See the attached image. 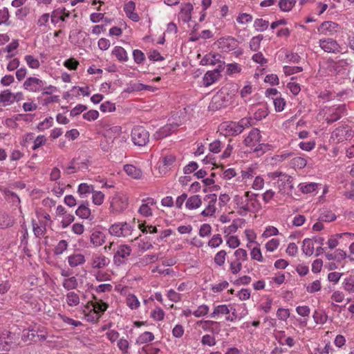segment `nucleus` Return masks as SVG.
I'll list each match as a JSON object with an SVG mask.
<instances>
[{
	"label": "nucleus",
	"mask_w": 354,
	"mask_h": 354,
	"mask_svg": "<svg viewBox=\"0 0 354 354\" xmlns=\"http://www.w3.org/2000/svg\"><path fill=\"white\" fill-rule=\"evenodd\" d=\"M131 140L135 145L145 146L149 141V133L143 127H135L131 131Z\"/></svg>",
	"instance_id": "3"
},
{
	"label": "nucleus",
	"mask_w": 354,
	"mask_h": 354,
	"mask_svg": "<svg viewBox=\"0 0 354 354\" xmlns=\"http://www.w3.org/2000/svg\"><path fill=\"white\" fill-rule=\"evenodd\" d=\"M223 242L222 238L220 234H214L212 238L209 241L208 245L211 248L218 247Z\"/></svg>",
	"instance_id": "62"
},
{
	"label": "nucleus",
	"mask_w": 354,
	"mask_h": 354,
	"mask_svg": "<svg viewBox=\"0 0 354 354\" xmlns=\"http://www.w3.org/2000/svg\"><path fill=\"white\" fill-rule=\"evenodd\" d=\"M25 60L29 67L36 69L40 66L39 62L32 55H26Z\"/></svg>",
	"instance_id": "54"
},
{
	"label": "nucleus",
	"mask_w": 354,
	"mask_h": 354,
	"mask_svg": "<svg viewBox=\"0 0 354 354\" xmlns=\"http://www.w3.org/2000/svg\"><path fill=\"white\" fill-rule=\"evenodd\" d=\"M320 48L326 53H337L339 52L340 46L338 43L332 38L320 39L319 41Z\"/></svg>",
	"instance_id": "11"
},
{
	"label": "nucleus",
	"mask_w": 354,
	"mask_h": 354,
	"mask_svg": "<svg viewBox=\"0 0 354 354\" xmlns=\"http://www.w3.org/2000/svg\"><path fill=\"white\" fill-rule=\"evenodd\" d=\"M263 39V36L262 35L253 37L250 41V49L252 51H257L260 47V44Z\"/></svg>",
	"instance_id": "46"
},
{
	"label": "nucleus",
	"mask_w": 354,
	"mask_h": 354,
	"mask_svg": "<svg viewBox=\"0 0 354 354\" xmlns=\"http://www.w3.org/2000/svg\"><path fill=\"white\" fill-rule=\"evenodd\" d=\"M336 215L330 210L323 209L319 216L318 221L322 222H331L336 219Z\"/></svg>",
	"instance_id": "32"
},
{
	"label": "nucleus",
	"mask_w": 354,
	"mask_h": 354,
	"mask_svg": "<svg viewBox=\"0 0 354 354\" xmlns=\"http://www.w3.org/2000/svg\"><path fill=\"white\" fill-rule=\"evenodd\" d=\"M13 221L11 217L6 213H0V228H6L12 226Z\"/></svg>",
	"instance_id": "41"
},
{
	"label": "nucleus",
	"mask_w": 354,
	"mask_h": 354,
	"mask_svg": "<svg viewBox=\"0 0 354 354\" xmlns=\"http://www.w3.org/2000/svg\"><path fill=\"white\" fill-rule=\"evenodd\" d=\"M261 138L260 131L257 129H252L245 138L244 143L246 146L254 147L261 141Z\"/></svg>",
	"instance_id": "15"
},
{
	"label": "nucleus",
	"mask_w": 354,
	"mask_h": 354,
	"mask_svg": "<svg viewBox=\"0 0 354 354\" xmlns=\"http://www.w3.org/2000/svg\"><path fill=\"white\" fill-rule=\"evenodd\" d=\"M259 194L251 192H245L243 196L235 195L233 201L238 209V214L244 216L248 212L255 213L259 212L261 205L258 200Z\"/></svg>",
	"instance_id": "1"
},
{
	"label": "nucleus",
	"mask_w": 354,
	"mask_h": 354,
	"mask_svg": "<svg viewBox=\"0 0 354 354\" xmlns=\"http://www.w3.org/2000/svg\"><path fill=\"white\" fill-rule=\"evenodd\" d=\"M37 335V333L33 329H24L23 330V336L22 338L24 341H35V337Z\"/></svg>",
	"instance_id": "57"
},
{
	"label": "nucleus",
	"mask_w": 354,
	"mask_h": 354,
	"mask_svg": "<svg viewBox=\"0 0 354 354\" xmlns=\"http://www.w3.org/2000/svg\"><path fill=\"white\" fill-rule=\"evenodd\" d=\"M0 191L4 194L6 199L10 201L14 205L18 206L20 203L19 197L13 192L9 190L7 188H0Z\"/></svg>",
	"instance_id": "27"
},
{
	"label": "nucleus",
	"mask_w": 354,
	"mask_h": 354,
	"mask_svg": "<svg viewBox=\"0 0 354 354\" xmlns=\"http://www.w3.org/2000/svg\"><path fill=\"white\" fill-rule=\"evenodd\" d=\"M342 288L348 293H354V276L346 277L342 282Z\"/></svg>",
	"instance_id": "33"
},
{
	"label": "nucleus",
	"mask_w": 354,
	"mask_h": 354,
	"mask_svg": "<svg viewBox=\"0 0 354 354\" xmlns=\"http://www.w3.org/2000/svg\"><path fill=\"white\" fill-rule=\"evenodd\" d=\"M136 4L132 1H129L124 6V10L127 16L133 21H138L140 20V17L138 15L134 12Z\"/></svg>",
	"instance_id": "17"
},
{
	"label": "nucleus",
	"mask_w": 354,
	"mask_h": 354,
	"mask_svg": "<svg viewBox=\"0 0 354 354\" xmlns=\"http://www.w3.org/2000/svg\"><path fill=\"white\" fill-rule=\"evenodd\" d=\"M299 189L304 194L311 193L315 191L317 188L318 184L315 183H310L308 184H299Z\"/></svg>",
	"instance_id": "44"
},
{
	"label": "nucleus",
	"mask_w": 354,
	"mask_h": 354,
	"mask_svg": "<svg viewBox=\"0 0 354 354\" xmlns=\"http://www.w3.org/2000/svg\"><path fill=\"white\" fill-rule=\"evenodd\" d=\"M93 186L87 183H81L78 186L77 192L81 196H86L88 194L93 192Z\"/></svg>",
	"instance_id": "40"
},
{
	"label": "nucleus",
	"mask_w": 354,
	"mask_h": 354,
	"mask_svg": "<svg viewBox=\"0 0 354 354\" xmlns=\"http://www.w3.org/2000/svg\"><path fill=\"white\" fill-rule=\"evenodd\" d=\"M131 253V248L127 245H121L118 247L114 257V263L119 266L126 263L127 259Z\"/></svg>",
	"instance_id": "6"
},
{
	"label": "nucleus",
	"mask_w": 354,
	"mask_h": 354,
	"mask_svg": "<svg viewBox=\"0 0 354 354\" xmlns=\"http://www.w3.org/2000/svg\"><path fill=\"white\" fill-rule=\"evenodd\" d=\"M68 242L66 240H61L57 243L54 249V254L55 255L62 254L68 248Z\"/></svg>",
	"instance_id": "51"
},
{
	"label": "nucleus",
	"mask_w": 354,
	"mask_h": 354,
	"mask_svg": "<svg viewBox=\"0 0 354 354\" xmlns=\"http://www.w3.org/2000/svg\"><path fill=\"white\" fill-rule=\"evenodd\" d=\"M153 339H154L153 334L151 332L146 331V332L143 333L142 334H141L138 337V338L137 339V343L140 344H145V343L153 341Z\"/></svg>",
	"instance_id": "47"
},
{
	"label": "nucleus",
	"mask_w": 354,
	"mask_h": 354,
	"mask_svg": "<svg viewBox=\"0 0 354 354\" xmlns=\"http://www.w3.org/2000/svg\"><path fill=\"white\" fill-rule=\"evenodd\" d=\"M202 204V201L198 195H194L187 198L185 206L189 209H194L199 207Z\"/></svg>",
	"instance_id": "26"
},
{
	"label": "nucleus",
	"mask_w": 354,
	"mask_h": 354,
	"mask_svg": "<svg viewBox=\"0 0 354 354\" xmlns=\"http://www.w3.org/2000/svg\"><path fill=\"white\" fill-rule=\"evenodd\" d=\"M15 100L16 97L10 90H4L0 93V103L4 106L12 104Z\"/></svg>",
	"instance_id": "21"
},
{
	"label": "nucleus",
	"mask_w": 354,
	"mask_h": 354,
	"mask_svg": "<svg viewBox=\"0 0 354 354\" xmlns=\"http://www.w3.org/2000/svg\"><path fill=\"white\" fill-rule=\"evenodd\" d=\"M218 48L222 51L229 52L236 49L238 46V41L234 37H227L220 38L217 41Z\"/></svg>",
	"instance_id": "9"
},
{
	"label": "nucleus",
	"mask_w": 354,
	"mask_h": 354,
	"mask_svg": "<svg viewBox=\"0 0 354 354\" xmlns=\"http://www.w3.org/2000/svg\"><path fill=\"white\" fill-rule=\"evenodd\" d=\"M68 264L71 267H76L85 262L84 256L82 254H75L68 257Z\"/></svg>",
	"instance_id": "29"
},
{
	"label": "nucleus",
	"mask_w": 354,
	"mask_h": 354,
	"mask_svg": "<svg viewBox=\"0 0 354 354\" xmlns=\"http://www.w3.org/2000/svg\"><path fill=\"white\" fill-rule=\"evenodd\" d=\"M53 119L51 117L46 118L44 121L38 124L37 128L40 131H43L45 129L50 127L53 124Z\"/></svg>",
	"instance_id": "64"
},
{
	"label": "nucleus",
	"mask_w": 354,
	"mask_h": 354,
	"mask_svg": "<svg viewBox=\"0 0 354 354\" xmlns=\"http://www.w3.org/2000/svg\"><path fill=\"white\" fill-rule=\"evenodd\" d=\"M93 194V202L95 205H100L104 199V194L102 192L94 191Z\"/></svg>",
	"instance_id": "55"
},
{
	"label": "nucleus",
	"mask_w": 354,
	"mask_h": 354,
	"mask_svg": "<svg viewBox=\"0 0 354 354\" xmlns=\"http://www.w3.org/2000/svg\"><path fill=\"white\" fill-rule=\"evenodd\" d=\"M226 254L227 253L225 250H221L217 252L214 259V263L219 266H222L225 263Z\"/></svg>",
	"instance_id": "53"
},
{
	"label": "nucleus",
	"mask_w": 354,
	"mask_h": 354,
	"mask_svg": "<svg viewBox=\"0 0 354 354\" xmlns=\"http://www.w3.org/2000/svg\"><path fill=\"white\" fill-rule=\"evenodd\" d=\"M124 171L128 176L136 179L140 178L142 175L141 169L132 165H125L124 166Z\"/></svg>",
	"instance_id": "22"
},
{
	"label": "nucleus",
	"mask_w": 354,
	"mask_h": 354,
	"mask_svg": "<svg viewBox=\"0 0 354 354\" xmlns=\"http://www.w3.org/2000/svg\"><path fill=\"white\" fill-rule=\"evenodd\" d=\"M158 260V257L156 254H147L142 258L140 259V263L142 265H147L153 263Z\"/></svg>",
	"instance_id": "61"
},
{
	"label": "nucleus",
	"mask_w": 354,
	"mask_h": 354,
	"mask_svg": "<svg viewBox=\"0 0 354 354\" xmlns=\"http://www.w3.org/2000/svg\"><path fill=\"white\" fill-rule=\"evenodd\" d=\"M219 76V72L217 70L207 71L203 77V85L206 87L212 85L218 80Z\"/></svg>",
	"instance_id": "20"
},
{
	"label": "nucleus",
	"mask_w": 354,
	"mask_h": 354,
	"mask_svg": "<svg viewBox=\"0 0 354 354\" xmlns=\"http://www.w3.org/2000/svg\"><path fill=\"white\" fill-rule=\"evenodd\" d=\"M232 100V95L226 87H223L212 97L208 108L211 111L219 110L229 106Z\"/></svg>",
	"instance_id": "2"
},
{
	"label": "nucleus",
	"mask_w": 354,
	"mask_h": 354,
	"mask_svg": "<svg viewBox=\"0 0 354 354\" xmlns=\"http://www.w3.org/2000/svg\"><path fill=\"white\" fill-rule=\"evenodd\" d=\"M46 142V138L44 135L38 136L35 139H34L33 145L32 149L33 150H36L42 145H44Z\"/></svg>",
	"instance_id": "59"
},
{
	"label": "nucleus",
	"mask_w": 354,
	"mask_h": 354,
	"mask_svg": "<svg viewBox=\"0 0 354 354\" xmlns=\"http://www.w3.org/2000/svg\"><path fill=\"white\" fill-rule=\"evenodd\" d=\"M109 261L104 255H95L93 257L92 267L93 268H102L108 265Z\"/></svg>",
	"instance_id": "23"
},
{
	"label": "nucleus",
	"mask_w": 354,
	"mask_h": 354,
	"mask_svg": "<svg viewBox=\"0 0 354 354\" xmlns=\"http://www.w3.org/2000/svg\"><path fill=\"white\" fill-rule=\"evenodd\" d=\"M10 15L9 11L7 8H3L0 9V25L5 24L6 26L10 25V21H9Z\"/></svg>",
	"instance_id": "48"
},
{
	"label": "nucleus",
	"mask_w": 354,
	"mask_h": 354,
	"mask_svg": "<svg viewBox=\"0 0 354 354\" xmlns=\"http://www.w3.org/2000/svg\"><path fill=\"white\" fill-rule=\"evenodd\" d=\"M90 239L95 247L100 246L105 242V235L100 231H95L91 234Z\"/></svg>",
	"instance_id": "25"
},
{
	"label": "nucleus",
	"mask_w": 354,
	"mask_h": 354,
	"mask_svg": "<svg viewBox=\"0 0 354 354\" xmlns=\"http://www.w3.org/2000/svg\"><path fill=\"white\" fill-rule=\"evenodd\" d=\"M91 304L93 307V315L96 316L98 315V311L101 313H104L108 308V304L102 300H98L95 302H91Z\"/></svg>",
	"instance_id": "36"
},
{
	"label": "nucleus",
	"mask_w": 354,
	"mask_h": 354,
	"mask_svg": "<svg viewBox=\"0 0 354 354\" xmlns=\"http://www.w3.org/2000/svg\"><path fill=\"white\" fill-rule=\"evenodd\" d=\"M131 226L127 223H120L113 225L110 229L109 232L117 236H128L131 234Z\"/></svg>",
	"instance_id": "8"
},
{
	"label": "nucleus",
	"mask_w": 354,
	"mask_h": 354,
	"mask_svg": "<svg viewBox=\"0 0 354 354\" xmlns=\"http://www.w3.org/2000/svg\"><path fill=\"white\" fill-rule=\"evenodd\" d=\"M32 227L35 235L37 237L43 236L46 231V223L41 222L40 225H38L34 221H32Z\"/></svg>",
	"instance_id": "35"
},
{
	"label": "nucleus",
	"mask_w": 354,
	"mask_h": 354,
	"mask_svg": "<svg viewBox=\"0 0 354 354\" xmlns=\"http://www.w3.org/2000/svg\"><path fill=\"white\" fill-rule=\"evenodd\" d=\"M45 82L37 77H30L24 82L23 86L24 89L30 92H39L44 88Z\"/></svg>",
	"instance_id": "7"
},
{
	"label": "nucleus",
	"mask_w": 354,
	"mask_h": 354,
	"mask_svg": "<svg viewBox=\"0 0 354 354\" xmlns=\"http://www.w3.org/2000/svg\"><path fill=\"white\" fill-rule=\"evenodd\" d=\"M272 99H273V103H274L276 111H277V112L282 111L286 105V102H285L284 99L281 98V97H276V98H272Z\"/></svg>",
	"instance_id": "60"
},
{
	"label": "nucleus",
	"mask_w": 354,
	"mask_h": 354,
	"mask_svg": "<svg viewBox=\"0 0 354 354\" xmlns=\"http://www.w3.org/2000/svg\"><path fill=\"white\" fill-rule=\"evenodd\" d=\"M292 178L290 176L285 175L282 178L277 181V186L279 192L283 194H290L292 193L293 185L292 184Z\"/></svg>",
	"instance_id": "12"
},
{
	"label": "nucleus",
	"mask_w": 354,
	"mask_h": 354,
	"mask_svg": "<svg viewBox=\"0 0 354 354\" xmlns=\"http://www.w3.org/2000/svg\"><path fill=\"white\" fill-rule=\"evenodd\" d=\"M176 156L173 154H168L162 158V167L165 169H169L176 162Z\"/></svg>",
	"instance_id": "42"
},
{
	"label": "nucleus",
	"mask_w": 354,
	"mask_h": 354,
	"mask_svg": "<svg viewBox=\"0 0 354 354\" xmlns=\"http://www.w3.org/2000/svg\"><path fill=\"white\" fill-rule=\"evenodd\" d=\"M352 138L353 131L348 125L336 128L330 136V140L337 143L351 140Z\"/></svg>",
	"instance_id": "5"
},
{
	"label": "nucleus",
	"mask_w": 354,
	"mask_h": 354,
	"mask_svg": "<svg viewBox=\"0 0 354 354\" xmlns=\"http://www.w3.org/2000/svg\"><path fill=\"white\" fill-rule=\"evenodd\" d=\"M75 214L82 218H88L91 215V210L86 205H81L75 211Z\"/></svg>",
	"instance_id": "43"
},
{
	"label": "nucleus",
	"mask_w": 354,
	"mask_h": 354,
	"mask_svg": "<svg viewBox=\"0 0 354 354\" xmlns=\"http://www.w3.org/2000/svg\"><path fill=\"white\" fill-rule=\"evenodd\" d=\"M112 54L117 58L120 62H125L128 60V55L124 48L121 46L114 47Z\"/></svg>",
	"instance_id": "28"
},
{
	"label": "nucleus",
	"mask_w": 354,
	"mask_h": 354,
	"mask_svg": "<svg viewBox=\"0 0 354 354\" xmlns=\"http://www.w3.org/2000/svg\"><path fill=\"white\" fill-rule=\"evenodd\" d=\"M283 70L286 75H290L295 73L301 72L303 71V68L301 66H285Z\"/></svg>",
	"instance_id": "58"
},
{
	"label": "nucleus",
	"mask_w": 354,
	"mask_h": 354,
	"mask_svg": "<svg viewBox=\"0 0 354 354\" xmlns=\"http://www.w3.org/2000/svg\"><path fill=\"white\" fill-rule=\"evenodd\" d=\"M11 333L6 331L0 336V351H7L10 349V344L12 342V338L10 337Z\"/></svg>",
	"instance_id": "18"
},
{
	"label": "nucleus",
	"mask_w": 354,
	"mask_h": 354,
	"mask_svg": "<svg viewBox=\"0 0 354 354\" xmlns=\"http://www.w3.org/2000/svg\"><path fill=\"white\" fill-rule=\"evenodd\" d=\"M296 0H281L279 6L282 11L288 12L295 5Z\"/></svg>",
	"instance_id": "45"
},
{
	"label": "nucleus",
	"mask_w": 354,
	"mask_h": 354,
	"mask_svg": "<svg viewBox=\"0 0 354 354\" xmlns=\"http://www.w3.org/2000/svg\"><path fill=\"white\" fill-rule=\"evenodd\" d=\"M345 112L346 106L344 104L339 105L335 109H332L330 110V113L326 118L327 124H330L334 122L337 121L342 117V115H344Z\"/></svg>",
	"instance_id": "14"
},
{
	"label": "nucleus",
	"mask_w": 354,
	"mask_h": 354,
	"mask_svg": "<svg viewBox=\"0 0 354 354\" xmlns=\"http://www.w3.org/2000/svg\"><path fill=\"white\" fill-rule=\"evenodd\" d=\"M176 127L172 124H167L158 129L154 134L156 140H160L169 136L175 129Z\"/></svg>",
	"instance_id": "16"
},
{
	"label": "nucleus",
	"mask_w": 354,
	"mask_h": 354,
	"mask_svg": "<svg viewBox=\"0 0 354 354\" xmlns=\"http://www.w3.org/2000/svg\"><path fill=\"white\" fill-rule=\"evenodd\" d=\"M65 12V8H57L54 10L50 16L51 22L54 24H56L59 22V21H64L66 20V17L69 16L68 13H66L63 15Z\"/></svg>",
	"instance_id": "19"
},
{
	"label": "nucleus",
	"mask_w": 354,
	"mask_h": 354,
	"mask_svg": "<svg viewBox=\"0 0 354 354\" xmlns=\"http://www.w3.org/2000/svg\"><path fill=\"white\" fill-rule=\"evenodd\" d=\"M128 197L122 193H117L111 201L110 210L113 214H120L128 207Z\"/></svg>",
	"instance_id": "4"
},
{
	"label": "nucleus",
	"mask_w": 354,
	"mask_h": 354,
	"mask_svg": "<svg viewBox=\"0 0 354 354\" xmlns=\"http://www.w3.org/2000/svg\"><path fill=\"white\" fill-rule=\"evenodd\" d=\"M216 200H217V196L215 194L206 195L204 198V201H207L208 203V205L205 209L209 211H212L213 214L216 212L215 204H216Z\"/></svg>",
	"instance_id": "31"
},
{
	"label": "nucleus",
	"mask_w": 354,
	"mask_h": 354,
	"mask_svg": "<svg viewBox=\"0 0 354 354\" xmlns=\"http://www.w3.org/2000/svg\"><path fill=\"white\" fill-rule=\"evenodd\" d=\"M303 252L307 256H311L314 252V244L310 239H305L303 241Z\"/></svg>",
	"instance_id": "34"
},
{
	"label": "nucleus",
	"mask_w": 354,
	"mask_h": 354,
	"mask_svg": "<svg viewBox=\"0 0 354 354\" xmlns=\"http://www.w3.org/2000/svg\"><path fill=\"white\" fill-rule=\"evenodd\" d=\"M193 10V6L191 3H185L182 6L180 16L184 22H189L191 19V12Z\"/></svg>",
	"instance_id": "24"
},
{
	"label": "nucleus",
	"mask_w": 354,
	"mask_h": 354,
	"mask_svg": "<svg viewBox=\"0 0 354 354\" xmlns=\"http://www.w3.org/2000/svg\"><path fill=\"white\" fill-rule=\"evenodd\" d=\"M307 164V160L303 157H295L291 160V165L298 169L304 168Z\"/></svg>",
	"instance_id": "50"
},
{
	"label": "nucleus",
	"mask_w": 354,
	"mask_h": 354,
	"mask_svg": "<svg viewBox=\"0 0 354 354\" xmlns=\"http://www.w3.org/2000/svg\"><path fill=\"white\" fill-rule=\"evenodd\" d=\"M209 307L205 304H203L198 306V308L192 313V315L196 317H200L207 315Z\"/></svg>",
	"instance_id": "56"
},
{
	"label": "nucleus",
	"mask_w": 354,
	"mask_h": 354,
	"mask_svg": "<svg viewBox=\"0 0 354 354\" xmlns=\"http://www.w3.org/2000/svg\"><path fill=\"white\" fill-rule=\"evenodd\" d=\"M78 283L75 277H68L63 281V287L67 290L75 289Z\"/></svg>",
	"instance_id": "38"
},
{
	"label": "nucleus",
	"mask_w": 354,
	"mask_h": 354,
	"mask_svg": "<svg viewBox=\"0 0 354 354\" xmlns=\"http://www.w3.org/2000/svg\"><path fill=\"white\" fill-rule=\"evenodd\" d=\"M313 317L315 323L319 324H324L328 319V315L323 310H315Z\"/></svg>",
	"instance_id": "39"
},
{
	"label": "nucleus",
	"mask_w": 354,
	"mask_h": 354,
	"mask_svg": "<svg viewBox=\"0 0 354 354\" xmlns=\"http://www.w3.org/2000/svg\"><path fill=\"white\" fill-rule=\"evenodd\" d=\"M234 256L236 257V261H246L248 259L247 251L242 248H239L234 252Z\"/></svg>",
	"instance_id": "63"
},
{
	"label": "nucleus",
	"mask_w": 354,
	"mask_h": 354,
	"mask_svg": "<svg viewBox=\"0 0 354 354\" xmlns=\"http://www.w3.org/2000/svg\"><path fill=\"white\" fill-rule=\"evenodd\" d=\"M322 285L320 280H315L306 286V291L309 293H315L321 290Z\"/></svg>",
	"instance_id": "52"
},
{
	"label": "nucleus",
	"mask_w": 354,
	"mask_h": 354,
	"mask_svg": "<svg viewBox=\"0 0 354 354\" xmlns=\"http://www.w3.org/2000/svg\"><path fill=\"white\" fill-rule=\"evenodd\" d=\"M250 118H243L239 122H231L229 125H227V130L232 135H238L240 134L245 127H249L251 125Z\"/></svg>",
	"instance_id": "10"
},
{
	"label": "nucleus",
	"mask_w": 354,
	"mask_h": 354,
	"mask_svg": "<svg viewBox=\"0 0 354 354\" xmlns=\"http://www.w3.org/2000/svg\"><path fill=\"white\" fill-rule=\"evenodd\" d=\"M80 297L74 292H69L66 295V303L69 306H76L80 304Z\"/></svg>",
	"instance_id": "37"
},
{
	"label": "nucleus",
	"mask_w": 354,
	"mask_h": 354,
	"mask_svg": "<svg viewBox=\"0 0 354 354\" xmlns=\"http://www.w3.org/2000/svg\"><path fill=\"white\" fill-rule=\"evenodd\" d=\"M339 29V26L337 23L326 21L322 23L317 30L320 34L331 36L337 32Z\"/></svg>",
	"instance_id": "13"
},
{
	"label": "nucleus",
	"mask_w": 354,
	"mask_h": 354,
	"mask_svg": "<svg viewBox=\"0 0 354 354\" xmlns=\"http://www.w3.org/2000/svg\"><path fill=\"white\" fill-rule=\"evenodd\" d=\"M269 25L268 21L263 19H257L254 22V27L257 31L266 30Z\"/></svg>",
	"instance_id": "49"
},
{
	"label": "nucleus",
	"mask_w": 354,
	"mask_h": 354,
	"mask_svg": "<svg viewBox=\"0 0 354 354\" xmlns=\"http://www.w3.org/2000/svg\"><path fill=\"white\" fill-rule=\"evenodd\" d=\"M230 312L228 306L227 305H218L214 307V311L210 314V317L212 318H216L219 315H227Z\"/></svg>",
	"instance_id": "30"
}]
</instances>
